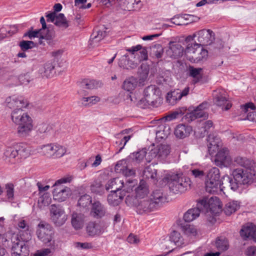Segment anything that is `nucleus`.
<instances>
[{"mask_svg": "<svg viewBox=\"0 0 256 256\" xmlns=\"http://www.w3.org/2000/svg\"><path fill=\"white\" fill-rule=\"evenodd\" d=\"M106 212V208L99 201L95 200L92 204L90 215L95 218H101Z\"/></svg>", "mask_w": 256, "mask_h": 256, "instance_id": "nucleus-21", "label": "nucleus"}, {"mask_svg": "<svg viewBox=\"0 0 256 256\" xmlns=\"http://www.w3.org/2000/svg\"><path fill=\"white\" fill-rule=\"evenodd\" d=\"M66 152V148L58 144H55L54 156L55 158H60Z\"/></svg>", "mask_w": 256, "mask_h": 256, "instance_id": "nucleus-62", "label": "nucleus"}, {"mask_svg": "<svg viewBox=\"0 0 256 256\" xmlns=\"http://www.w3.org/2000/svg\"><path fill=\"white\" fill-rule=\"evenodd\" d=\"M40 196L38 204V207L42 209L50 204L52 198L50 194L48 192H44L42 194H40Z\"/></svg>", "mask_w": 256, "mask_h": 256, "instance_id": "nucleus-43", "label": "nucleus"}, {"mask_svg": "<svg viewBox=\"0 0 256 256\" xmlns=\"http://www.w3.org/2000/svg\"><path fill=\"white\" fill-rule=\"evenodd\" d=\"M37 130L40 134H44L46 136L53 134L54 130L52 124L42 123L37 126Z\"/></svg>", "mask_w": 256, "mask_h": 256, "instance_id": "nucleus-46", "label": "nucleus"}, {"mask_svg": "<svg viewBox=\"0 0 256 256\" xmlns=\"http://www.w3.org/2000/svg\"><path fill=\"white\" fill-rule=\"evenodd\" d=\"M170 50L172 52V56L174 58L180 57L182 56L183 52V48L179 44L171 42Z\"/></svg>", "mask_w": 256, "mask_h": 256, "instance_id": "nucleus-49", "label": "nucleus"}, {"mask_svg": "<svg viewBox=\"0 0 256 256\" xmlns=\"http://www.w3.org/2000/svg\"><path fill=\"white\" fill-rule=\"evenodd\" d=\"M233 179L228 177L230 186L234 191L236 190L242 185L249 184L253 182L254 174L250 170L236 168L232 172Z\"/></svg>", "mask_w": 256, "mask_h": 256, "instance_id": "nucleus-4", "label": "nucleus"}, {"mask_svg": "<svg viewBox=\"0 0 256 256\" xmlns=\"http://www.w3.org/2000/svg\"><path fill=\"white\" fill-rule=\"evenodd\" d=\"M192 131V128L190 126L180 124L175 128L174 134L176 138H184L188 136Z\"/></svg>", "mask_w": 256, "mask_h": 256, "instance_id": "nucleus-32", "label": "nucleus"}, {"mask_svg": "<svg viewBox=\"0 0 256 256\" xmlns=\"http://www.w3.org/2000/svg\"><path fill=\"white\" fill-rule=\"evenodd\" d=\"M50 218L56 226H62L67 220L64 209L59 205L52 204L50 208Z\"/></svg>", "mask_w": 256, "mask_h": 256, "instance_id": "nucleus-10", "label": "nucleus"}, {"mask_svg": "<svg viewBox=\"0 0 256 256\" xmlns=\"http://www.w3.org/2000/svg\"><path fill=\"white\" fill-rule=\"evenodd\" d=\"M4 156L10 158H15L18 157V152L16 151V145L14 147H8L4 150Z\"/></svg>", "mask_w": 256, "mask_h": 256, "instance_id": "nucleus-56", "label": "nucleus"}, {"mask_svg": "<svg viewBox=\"0 0 256 256\" xmlns=\"http://www.w3.org/2000/svg\"><path fill=\"white\" fill-rule=\"evenodd\" d=\"M146 150L143 148L136 152H133L131 154L128 158L130 160L138 162H140L142 160H143L144 157L146 156Z\"/></svg>", "mask_w": 256, "mask_h": 256, "instance_id": "nucleus-47", "label": "nucleus"}, {"mask_svg": "<svg viewBox=\"0 0 256 256\" xmlns=\"http://www.w3.org/2000/svg\"><path fill=\"white\" fill-rule=\"evenodd\" d=\"M54 24L63 28H66L69 26L68 21L63 14H59L56 15Z\"/></svg>", "mask_w": 256, "mask_h": 256, "instance_id": "nucleus-48", "label": "nucleus"}, {"mask_svg": "<svg viewBox=\"0 0 256 256\" xmlns=\"http://www.w3.org/2000/svg\"><path fill=\"white\" fill-rule=\"evenodd\" d=\"M72 180V176H68L56 180L53 186L54 200L58 202H62L66 200L71 195L72 190L68 187L62 185V184L70 182Z\"/></svg>", "mask_w": 256, "mask_h": 256, "instance_id": "nucleus-8", "label": "nucleus"}, {"mask_svg": "<svg viewBox=\"0 0 256 256\" xmlns=\"http://www.w3.org/2000/svg\"><path fill=\"white\" fill-rule=\"evenodd\" d=\"M14 251L12 252V256H28L29 250L27 246L21 247L16 249L14 247Z\"/></svg>", "mask_w": 256, "mask_h": 256, "instance_id": "nucleus-57", "label": "nucleus"}, {"mask_svg": "<svg viewBox=\"0 0 256 256\" xmlns=\"http://www.w3.org/2000/svg\"><path fill=\"white\" fill-rule=\"evenodd\" d=\"M6 196L9 201L14 199V186L12 183H8L5 186Z\"/></svg>", "mask_w": 256, "mask_h": 256, "instance_id": "nucleus-54", "label": "nucleus"}, {"mask_svg": "<svg viewBox=\"0 0 256 256\" xmlns=\"http://www.w3.org/2000/svg\"><path fill=\"white\" fill-rule=\"evenodd\" d=\"M144 177L146 178L154 179L156 176V170L152 168L150 166H148L145 168L143 172Z\"/></svg>", "mask_w": 256, "mask_h": 256, "instance_id": "nucleus-55", "label": "nucleus"}, {"mask_svg": "<svg viewBox=\"0 0 256 256\" xmlns=\"http://www.w3.org/2000/svg\"><path fill=\"white\" fill-rule=\"evenodd\" d=\"M19 46L22 50L26 51L34 47L36 44L32 41L23 40L20 42Z\"/></svg>", "mask_w": 256, "mask_h": 256, "instance_id": "nucleus-60", "label": "nucleus"}, {"mask_svg": "<svg viewBox=\"0 0 256 256\" xmlns=\"http://www.w3.org/2000/svg\"><path fill=\"white\" fill-rule=\"evenodd\" d=\"M214 103L222 110H228L232 107V104L227 98L226 92L222 90H216L214 92Z\"/></svg>", "mask_w": 256, "mask_h": 256, "instance_id": "nucleus-13", "label": "nucleus"}, {"mask_svg": "<svg viewBox=\"0 0 256 256\" xmlns=\"http://www.w3.org/2000/svg\"><path fill=\"white\" fill-rule=\"evenodd\" d=\"M118 66L124 69L129 70L136 68L138 64L130 60L128 55L126 54L122 56L119 60Z\"/></svg>", "mask_w": 256, "mask_h": 256, "instance_id": "nucleus-34", "label": "nucleus"}, {"mask_svg": "<svg viewBox=\"0 0 256 256\" xmlns=\"http://www.w3.org/2000/svg\"><path fill=\"white\" fill-rule=\"evenodd\" d=\"M122 192H111L108 196V202L110 205L118 206L122 202L124 196Z\"/></svg>", "mask_w": 256, "mask_h": 256, "instance_id": "nucleus-35", "label": "nucleus"}, {"mask_svg": "<svg viewBox=\"0 0 256 256\" xmlns=\"http://www.w3.org/2000/svg\"><path fill=\"white\" fill-rule=\"evenodd\" d=\"M149 190L147 184L144 180H141L139 185L135 189L136 197L137 200L147 198Z\"/></svg>", "mask_w": 256, "mask_h": 256, "instance_id": "nucleus-29", "label": "nucleus"}, {"mask_svg": "<svg viewBox=\"0 0 256 256\" xmlns=\"http://www.w3.org/2000/svg\"><path fill=\"white\" fill-rule=\"evenodd\" d=\"M208 103L206 102H203L193 110V118H208V113L204 112V110L208 106Z\"/></svg>", "mask_w": 256, "mask_h": 256, "instance_id": "nucleus-38", "label": "nucleus"}, {"mask_svg": "<svg viewBox=\"0 0 256 256\" xmlns=\"http://www.w3.org/2000/svg\"><path fill=\"white\" fill-rule=\"evenodd\" d=\"M38 72L42 76L47 78L52 77L56 74L54 66L50 62L44 64L40 68Z\"/></svg>", "mask_w": 256, "mask_h": 256, "instance_id": "nucleus-30", "label": "nucleus"}, {"mask_svg": "<svg viewBox=\"0 0 256 256\" xmlns=\"http://www.w3.org/2000/svg\"><path fill=\"white\" fill-rule=\"evenodd\" d=\"M126 50L132 54H138L139 62L146 60L148 58V51L146 48L142 47L140 44L133 46L130 48H126Z\"/></svg>", "mask_w": 256, "mask_h": 256, "instance_id": "nucleus-25", "label": "nucleus"}, {"mask_svg": "<svg viewBox=\"0 0 256 256\" xmlns=\"http://www.w3.org/2000/svg\"><path fill=\"white\" fill-rule=\"evenodd\" d=\"M220 186V180L206 179L205 182L206 190L210 194H215L218 192L219 189L222 190Z\"/></svg>", "mask_w": 256, "mask_h": 256, "instance_id": "nucleus-33", "label": "nucleus"}, {"mask_svg": "<svg viewBox=\"0 0 256 256\" xmlns=\"http://www.w3.org/2000/svg\"><path fill=\"white\" fill-rule=\"evenodd\" d=\"M55 144H50L43 146L42 149L44 154L54 156Z\"/></svg>", "mask_w": 256, "mask_h": 256, "instance_id": "nucleus-59", "label": "nucleus"}, {"mask_svg": "<svg viewBox=\"0 0 256 256\" xmlns=\"http://www.w3.org/2000/svg\"><path fill=\"white\" fill-rule=\"evenodd\" d=\"M213 126V123L211 120H208L202 124L201 128L198 130H194V135L197 138H203L208 133V130Z\"/></svg>", "mask_w": 256, "mask_h": 256, "instance_id": "nucleus-39", "label": "nucleus"}, {"mask_svg": "<svg viewBox=\"0 0 256 256\" xmlns=\"http://www.w3.org/2000/svg\"><path fill=\"white\" fill-rule=\"evenodd\" d=\"M189 90L190 88L186 87L182 92L179 90L170 92L167 94L166 97V102L171 105H174L182 96H186L188 94Z\"/></svg>", "mask_w": 256, "mask_h": 256, "instance_id": "nucleus-18", "label": "nucleus"}, {"mask_svg": "<svg viewBox=\"0 0 256 256\" xmlns=\"http://www.w3.org/2000/svg\"><path fill=\"white\" fill-rule=\"evenodd\" d=\"M170 146L168 144H160L156 147L151 149L149 154L152 158H157L161 160L164 159L170 154Z\"/></svg>", "mask_w": 256, "mask_h": 256, "instance_id": "nucleus-16", "label": "nucleus"}, {"mask_svg": "<svg viewBox=\"0 0 256 256\" xmlns=\"http://www.w3.org/2000/svg\"><path fill=\"white\" fill-rule=\"evenodd\" d=\"M166 198L161 190H156L150 196L137 200L134 203L138 214H143L158 210L165 202Z\"/></svg>", "mask_w": 256, "mask_h": 256, "instance_id": "nucleus-1", "label": "nucleus"}, {"mask_svg": "<svg viewBox=\"0 0 256 256\" xmlns=\"http://www.w3.org/2000/svg\"><path fill=\"white\" fill-rule=\"evenodd\" d=\"M114 169L116 172L121 173L125 176H131L135 174L134 170L128 169L127 168L126 162L124 160L118 162L115 166Z\"/></svg>", "mask_w": 256, "mask_h": 256, "instance_id": "nucleus-28", "label": "nucleus"}, {"mask_svg": "<svg viewBox=\"0 0 256 256\" xmlns=\"http://www.w3.org/2000/svg\"><path fill=\"white\" fill-rule=\"evenodd\" d=\"M85 221V216L80 212H74L72 214L71 224L76 230L82 228Z\"/></svg>", "mask_w": 256, "mask_h": 256, "instance_id": "nucleus-26", "label": "nucleus"}, {"mask_svg": "<svg viewBox=\"0 0 256 256\" xmlns=\"http://www.w3.org/2000/svg\"><path fill=\"white\" fill-rule=\"evenodd\" d=\"M214 33L210 30L203 29L193 34V40L196 44L198 42L199 46L210 45L214 40Z\"/></svg>", "mask_w": 256, "mask_h": 256, "instance_id": "nucleus-9", "label": "nucleus"}, {"mask_svg": "<svg viewBox=\"0 0 256 256\" xmlns=\"http://www.w3.org/2000/svg\"><path fill=\"white\" fill-rule=\"evenodd\" d=\"M178 226L184 234L190 236L192 234V208L188 209L183 216L182 220L178 222Z\"/></svg>", "mask_w": 256, "mask_h": 256, "instance_id": "nucleus-11", "label": "nucleus"}, {"mask_svg": "<svg viewBox=\"0 0 256 256\" xmlns=\"http://www.w3.org/2000/svg\"><path fill=\"white\" fill-rule=\"evenodd\" d=\"M216 247L219 251H225L228 248L229 244L228 241L226 238H219L216 239L215 242Z\"/></svg>", "mask_w": 256, "mask_h": 256, "instance_id": "nucleus-50", "label": "nucleus"}, {"mask_svg": "<svg viewBox=\"0 0 256 256\" xmlns=\"http://www.w3.org/2000/svg\"><path fill=\"white\" fill-rule=\"evenodd\" d=\"M100 100V98L98 96H92L90 97L83 98L82 99V104L85 106L92 105Z\"/></svg>", "mask_w": 256, "mask_h": 256, "instance_id": "nucleus-58", "label": "nucleus"}, {"mask_svg": "<svg viewBox=\"0 0 256 256\" xmlns=\"http://www.w3.org/2000/svg\"><path fill=\"white\" fill-rule=\"evenodd\" d=\"M144 97L138 102L140 106L145 108L148 106H158L160 103V89L154 85L148 86L144 90Z\"/></svg>", "mask_w": 256, "mask_h": 256, "instance_id": "nucleus-7", "label": "nucleus"}, {"mask_svg": "<svg viewBox=\"0 0 256 256\" xmlns=\"http://www.w3.org/2000/svg\"><path fill=\"white\" fill-rule=\"evenodd\" d=\"M54 38V32L48 28L39 29V44L45 46V42H46V44H50Z\"/></svg>", "mask_w": 256, "mask_h": 256, "instance_id": "nucleus-24", "label": "nucleus"}, {"mask_svg": "<svg viewBox=\"0 0 256 256\" xmlns=\"http://www.w3.org/2000/svg\"><path fill=\"white\" fill-rule=\"evenodd\" d=\"M240 208V202L236 200H232L228 202L225 205L224 208V213L230 216L232 213L235 212Z\"/></svg>", "mask_w": 256, "mask_h": 256, "instance_id": "nucleus-40", "label": "nucleus"}, {"mask_svg": "<svg viewBox=\"0 0 256 256\" xmlns=\"http://www.w3.org/2000/svg\"><path fill=\"white\" fill-rule=\"evenodd\" d=\"M170 240L178 248H182L188 244L180 232L173 230L170 234Z\"/></svg>", "mask_w": 256, "mask_h": 256, "instance_id": "nucleus-31", "label": "nucleus"}, {"mask_svg": "<svg viewBox=\"0 0 256 256\" xmlns=\"http://www.w3.org/2000/svg\"><path fill=\"white\" fill-rule=\"evenodd\" d=\"M92 202V198L88 194H85L80 197L78 200V204L83 208L88 206Z\"/></svg>", "mask_w": 256, "mask_h": 256, "instance_id": "nucleus-53", "label": "nucleus"}, {"mask_svg": "<svg viewBox=\"0 0 256 256\" xmlns=\"http://www.w3.org/2000/svg\"><path fill=\"white\" fill-rule=\"evenodd\" d=\"M169 188L173 193L183 192L190 186V180L183 176L181 172H171L166 177Z\"/></svg>", "mask_w": 256, "mask_h": 256, "instance_id": "nucleus-5", "label": "nucleus"}, {"mask_svg": "<svg viewBox=\"0 0 256 256\" xmlns=\"http://www.w3.org/2000/svg\"><path fill=\"white\" fill-rule=\"evenodd\" d=\"M208 151L210 155L214 154L222 146V142L220 138L214 134H210L207 138Z\"/></svg>", "mask_w": 256, "mask_h": 256, "instance_id": "nucleus-20", "label": "nucleus"}, {"mask_svg": "<svg viewBox=\"0 0 256 256\" xmlns=\"http://www.w3.org/2000/svg\"><path fill=\"white\" fill-rule=\"evenodd\" d=\"M137 84V79L133 76H131L126 78L124 82L122 88L124 90L130 92L134 90Z\"/></svg>", "mask_w": 256, "mask_h": 256, "instance_id": "nucleus-45", "label": "nucleus"}, {"mask_svg": "<svg viewBox=\"0 0 256 256\" xmlns=\"http://www.w3.org/2000/svg\"><path fill=\"white\" fill-rule=\"evenodd\" d=\"M12 122L18 127V134L20 136H27L32 130V120L27 113L20 108H15L11 113Z\"/></svg>", "mask_w": 256, "mask_h": 256, "instance_id": "nucleus-2", "label": "nucleus"}, {"mask_svg": "<svg viewBox=\"0 0 256 256\" xmlns=\"http://www.w3.org/2000/svg\"><path fill=\"white\" fill-rule=\"evenodd\" d=\"M6 106L10 108H26L28 102L22 96H12L7 98L6 100Z\"/></svg>", "mask_w": 256, "mask_h": 256, "instance_id": "nucleus-17", "label": "nucleus"}, {"mask_svg": "<svg viewBox=\"0 0 256 256\" xmlns=\"http://www.w3.org/2000/svg\"><path fill=\"white\" fill-rule=\"evenodd\" d=\"M81 87L86 89H94L98 86V82L94 80H84L81 82Z\"/></svg>", "mask_w": 256, "mask_h": 256, "instance_id": "nucleus-52", "label": "nucleus"}, {"mask_svg": "<svg viewBox=\"0 0 256 256\" xmlns=\"http://www.w3.org/2000/svg\"><path fill=\"white\" fill-rule=\"evenodd\" d=\"M106 29L104 26L96 28L91 36L90 44L93 46H98V43L106 36Z\"/></svg>", "mask_w": 256, "mask_h": 256, "instance_id": "nucleus-19", "label": "nucleus"}, {"mask_svg": "<svg viewBox=\"0 0 256 256\" xmlns=\"http://www.w3.org/2000/svg\"><path fill=\"white\" fill-rule=\"evenodd\" d=\"M256 226L252 224H248L244 226L240 231V234L244 239L250 238L253 240V235Z\"/></svg>", "mask_w": 256, "mask_h": 256, "instance_id": "nucleus-37", "label": "nucleus"}, {"mask_svg": "<svg viewBox=\"0 0 256 256\" xmlns=\"http://www.w3.org/2000/svg\"><path fill=\"white\" fill-rule=\"evenodd\" d=\"M206 179L220 180V170L216 167L210 168L206 175Z\"/></svg>", "mask_w": 256, "mask_h": 256, "instance_id": "nucleus-51", "label": "nucleus"}, {"mask_svg": "<svg viewBox=\"0 0 256 256\" xmlns=\"http://www.w3.org/2000/svg\"><path fill=\"white\" fill-rule=\"evenodd\" d=\"M172 23L178 26L187 25L191 22H184V18H182V15H176L174 16L170 20Z\"/></svg>", "mask_w": 256, "mask_h": 256, "instance_id": "nucleus-61", "label": "nucleus"}, {"mask_svg": "<svg viewBox=\"0 0 256 256\" xmlns=\"http://www.w3.org/2000/svg\"><path fill=\"white\" fill-rule=\"evenodd\" d=\"M90 190L94 193L101 194L103 191V188L100 182H96L92 184Z\"/></svg>", "mask_w": 256, "mask_h": 256, "instance_id": "nucleus-64", "label": "nucleus"}, {"mask_svg": "<svg viewBox=\"0 0 256 256\" xmlns=\"http://www.w3.org/2000/svg\"><path fill=\"white\" fill-rule=\"evenodd\" d=\"M118 3L122 9L128 11L139 10L142 6L140 0H119Z\"/></svg>", "mask_w": 256, "mask_h": 256, "instance_id": "nucleus-22", "label": "nucleus"}, {"mask_svg": "<svg viewBox=\"0 0 256 256\" xmlns=\"http://www.w3.org/2000/svg\"><path fill=\"white\" fill-rule=\"evenodd\" d=\"M218 152L214 160L215 164L220 167L230 166L232 162V158L228 148H224Z\"/></svg>", "mask_w": 256, "mask_h": 256, "instance_id": "nucleus-15", "label": "nucleus"}, {"mask_svg": "<svg viewBox=\"0 0 256 256\" xmlns=\"http://www.w3.org/2000/svg\"><path fill=\"white\" fill-rule=\"evenodd\" d=\"M36 234L38 239L44 244L54 250L56 246L54 232L50 224L40 222L38 226Z\"/></svg>", "mask_w": 256, "mask_h": 256, "instance_id": "nucleus-6", "label": "nucleus"}, {"mask_svg": "<svg viewBox=\"0 0 256 256\" xmlns=\"http://www.w3.org/2000/svg\"><path fill=\"white\" fill-rule=\"evenodd\" d=\"M16 151L18 152V159L26 158L30 154V148L26 144L19 143L16 144Z\"/></svg>", "mask_w": 256, "mask_h": 256, "instance_id": "nucleus-36", "label": "nucleus"}, {"mask_svg": "<svg viewBox=\"0 0 256 256\" xmlns=\"http://www.w3.org/2000/svg\"><path fill=\"white\" fill-rule=\"evenodd\" d=\"M208 54V51L204 49L202 46H199L198 44H194L193 47V61L194 62H198L206 60Z\"/></svg>", "mask_w": 256, "mask_h": 256, "instance_id": "nucleus-23", "label": "nucleus"}, {"mask_svg": "<svg viewBox=\"0 0 256 256\" xmlns=\"http://www.w3.org/2000/svg\"><path fill=\"white\" fill-rule=\"evenodd\" d=\"M104 228L100 224L96 222H89L86 227V230L90 236L100 235L104 232Z\"/></svg>", "mask_w": 256, "mask_h": 256, "instance_id": "nucleus-27", "label": "nucleus"}, {"mask_svg": "<svg viewBox=\"0 0 256 256\" xmlns=\"http://www.w3.org/2000/svg\"><path fill=\"white\" fill-rule=\"evenodd\" d=\"M221 208L220 202L218 197L212 196L210 198L204 197L197 200L196 206L193 208V220L198 217L200 212L206 214L210 212L216 214Z\"/></svg>", "mask_w": 256, "mask_h": 256, "instance_id": "nucleus-3", "label": "nucleus"}, {"mask_svg": "<svg viewBox=\"0 0 256 256\" xmlns=\"http://www.w3.org/2000/svg\"><path fill=\"white\" fill-rule=\"evenodd\" d=\"M122 192H129L132 190V186H128L127 184H124L123 180H120L119 178H114L108 181L106 184V190H108L110 188L113 189L111 192H120V190H122Z\"/></svg>", "mask_w": 256, "mask_h": 256, "instance_id": "nucleus-14", "label": "nucleus"}, {"mask_svg": "<svg viewBox=\"0 0 256 256\" xmlns=\"http://www.w3.org/2000/svg\"><path fill=\"white\" fill-rule=\"evenodd\" d=\"M202 72V68H193V84H202L206 82Z\"/></svg>", "mask_w": 256, "mask_h": 256, "instance_id": "nucleus-44", "label": "nucleus"}, {"mask_svg": "<svg viewBox=\"0 0 256 256\" xmlns=\"http://www.w3.org/2000/svg\"><path fill=\"white\" fill-rule=\"evenodd\" d=\"M186 114L183 117V121L190 122L192 121V110L190 107L187 108L182 106L176 108L175 110L172 112L166 118L168 121H171L180 117L182 114Z\"/></svg>", "mask_w": 256, "mask_h": 256, "instance_id": "nucleus-12", "label": "nucleus"}, {"mask_svg": "<svg viewBox=\"0 0 256 256\" xmlns=\"http://www.w3.org/2000/svg\"><path fill=\"white\" fill-rule=\"evenodd\" d=\"M150 48V56L157 59L160 58L162 57L164 48L160 44H155L152 46Z\"/></svg>", "mask_w": 256, "mask_h": 256, "instance_id": "nucleus-41", "label": "nucleus"}, {"mask_svg": "<svg viewBox=\"0 0 256 256\" xmlns=\"http://www.w3.org/2000/svg\"><path fill=\"white\" fill-rule=\"evenodd\" d=\"M169 134V128L168 126H160L156 130V139L157 141L160 142L166 138Z\"/></svg>", "mask_w": 256, "mask_h": 256, "instance_id": "nucleus-42", "label": "nucleus"}, {"mask_svg": "<svg viewBox=\"0 0 256 256\" xmlns=\"http://www.w3.org/2000/svg\"><path fill=\"white\" fill-rule=\"evenodd\" d=\"M18 230L22 232H26V234L28 236L30 234L29 232V226L24 220H21L18 224Z\"/></svg>", "mask_w": 256, "mask_h": 256, "instance_id": "nucleus-63", "label": "nucleus"}]
</instances>
